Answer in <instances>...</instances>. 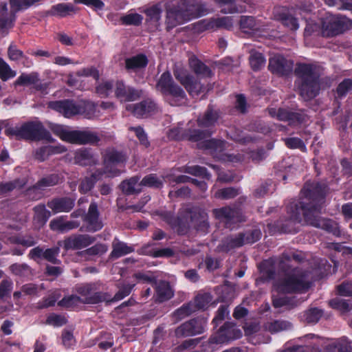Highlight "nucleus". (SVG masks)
<instances>
[{"label": "nucleus", "instance_id": "nucleus-1", "mask_svg": "<svg viewBox=\"0 0 352 352\" xmlns=\"http://www.w3.org/2000/svg\"><path fill=\"white\" fill-rule=\"evenodd\" d=\"M326 192L327 186L324 184L307 182L301 190L302 199L292 201L287 206V212L290 220L294 223H301L302 214L306 223L324 230L336 236H340L342 231L337 222L322 219L319 216Z\"/></svg>", "mask_w": 352, "mask_h": 352}, {"label": "nucleus", "instance_id": "nucleus-2", "mask_svg": "<svg viewBox=\"0 0 352 352\" xmlns=\"http://www.w3.org/2000/svg\"><path fill=\"white\" fill-rule=\"evenodd\" d=\"M210 10L197 1H179L177 6H166V23L168 28L208 14Z\"/></svg>", "mask_w": 352, "mask_h": 352}, {"label": "nucleus", "instance_id": "nucleus-3", "mask_svg": "<svg viewBox=\"0 0 352 352\" xmlns=\"http://www.w3.org/2000/svg\"><path fill=\"white\" fill-rule=\"evenodd\" d=\"M298 77V87L300 96L305 100L315 98L320 91V74L314 64L298 63L295 68Z\"/></svg>", "mask_w": 352, "mask_h": 352}, {"label": "nucleus", "instance_id": "nucleus-4", "mask_svg": "<svg viewBox=\"0 0 352 352\" xmlns=\"http://www.w3.org/2000/svg\"><path fill=\"white\" fill-rule=\"evenodd\" d=\"M311 286L310 272L302 268H294L285 274L284 278L274 283V288L278 293H305Z\"/></svg>", "mask_w": 352, "mask_h": 352}, {"label": "nucleus", "instance_id": "nucleus-5", "mask_svg": "<svg viewBox=\"0 0 352 352\" xmlns=\"http://www.w3.org/2000/svg\"><path fill=\"white\" fill-rule=\"evenodd\" d=\"M156 89L162 94L166 101L171 106H181L186 104L187 97L185 91L175 83L168 71L160 76Z\"/></svg>", "mask_w": 352, "mask_h": 352}, {"label": "nucleus", "instance_id": "nucleus-6", "mask_svg": "<svg viewBox=\"0 0 352 352\" xmlns=\"http://www.w3.org/2000/svg\"><path fill=\"white\" fill-rule=\"evenodd\" d=\"M35 1H8L0 3V33L3 36L8 34L13 28L16 13L32 6Z\"/></svg>", "mask_w": 352, "mask_h": 352}, {"label": "nucleus", "instance_id": "nucleus-7", "mask_svg": "<svg viewBox=\"0 0 352 352\" xmlns=\"http://www.w3.org/2000/svg\"><path fill=\"white\" fill-rule=\"evenodd\" d=\"M52 131L63 141L72 144H94L100 141L97 133L89 130H69L63 126L55 125Z\"/></svg>", "mask_w": 352, "mask_h": 352}, {"label": "nucleus", "instance_id": "nucleus-8", "mask_svg": "<svg viewBox=\"0 0 352 352\" xmlns=\"http://www.w3.org/2000/svg\"><path fill=\"white\" fill-rule=\"evenodd\" d=\"M227 145L228 143L225 140L212 138L204 142H201L198 144V148L206 151L214 158L219 161L235 163L243 160L244 157L243 155L228 154L224 153Z\"/></svg>", "mask_w": 352, "mask_h": 352}, {"label": "nucleus", "instance_id": "nucleus-9", "mask_svg": "<svg viewBox=\"0 0 352 352\" xmlns=\"http://www.w3.org/2000/svg\"><path fill=\"white\" fill-rule=\"evenodd\" d=\"M260 230H253L246 232H240L236 235H230L223 239L217 246L219 252H228L232 249L240 248L245 244H252L261 237Z\"/></svg>", "mask_w": 352, "mask_h": 352}, {"label": "nucleus", "instance_id": "nucleus-10", "mask_svg": "<svg viewBox=\"0 0 352 352\" xmlns=\"http://www.w3.org/2000/svg\"><path fill=\"white\" fill-rule=\"evenodd\" d=\"M101 284L90 283L76 286V292L81 296L83 304H98L108 301L110 294L100 290Z\"/></svg>", "mask_w": 352, "mask_h": 352}, {"label": "nucleus", "instance_id": "nucleus-11", "mask_svg": "<svg viewBox=\"0 0 352 352\" xmlns=\"http://www.w3.org/2000/svg\"><path fill=\"white\" fill-rule=\"evenodd\" d=\"M242 335V331L235 324L227 322L216 333L210 336L208 342L204 344L203 346L208 347L211 349V351H212L214 350V344H221L231 340H237L241 338Z\"/></svg>", "mask_w": 352, "mask_h": 352}, {"label": "nucleus", "instance_id": "nucleus-12", "mask_svg": "<svg viewBox=\"0 0 352 352\" xmlns=\"http://www.w3.org/2000/svg\"><path fill=\"white\" fill-rule=\"evenodd\" d=\"M351 21L342 15H331L322 21V34L327 37L337 36L349 30Z\"/></svg>", "mask_w": 352, "mask_h": 352}, {"label": "nucleus", "instance_id": "nucleus-13", "mask_svg": "<svg viewBox=\"0 0 352 352\" xmlns=\"http://www.w3.org/2000/svg\"><path fill=\"white\" fill-rule=\"evenodd\" d=\"M179 124L177 127L169 130L168 138L175 140H188L191 142H197V145L201 142L206 141L205 138L210 137L212 131L209 130L200 129H184Z\"/></svg>", "mask_w": 352, "mask_h": 352}, {"label": "nucleus", "instance_id": "nucleus-14", "mask_svg": "<svg viewBox=\"0 0 352 352\" xmlns=\"http://www.w3.org/2000/svg\"><path fill=\"white\" fill-rule=\"evenodd\" d=\"M126 161V155L121 151L115 148L107 149L104 156V175L108 177H116L120 174V171L116 168L120 164H123Z\"/></svg>", "mask_w": 352, "mask_h": 352}, {"label": "nucleus", "instance_id": "nucleus-15", "mask_svg": "<svg viewBox=\"0 0 352 352\" xmlns=\"http://www.w3.org/2000/svg\"><path fill=\"white\" fill-rule=\"evenodd\" d=\"M21 138L30 140H53L50 131L38 121L28 122L22 124Z\"/></svg>", "mask_w": 352, "mask_h": 352}, {"label": "nucleus", "instance_id": "nucleus-16", "mask_svg": "<svg viewBox=\"0 0 352 352\" xmlns=\"http://www.w3.org/2000/svg\"><path fill=\"white\" fill-rule=\"evenodd\" d=\"M214 217L224 223L226 228H231L235 223L245 221L242 210L238 208L225 206L220 208H215L212 210Z\"/></svg>", "mask_w": 352, "mask_h": 352}, {"label": "nucleus", "instance_id": "nucleus-17", "mask_svg": "<svg viewBox=\"0 0 352 352\" xmlns=\"http://www.w3.org/2000/svg\"><path fill=\"white\" fill-rule=\"evenodd\" d=\"M207 320L197 317L179 325L175 331L176 337H190L203 333L206 328Z\"/></svg>", "mask_w": 352, "mask_h": 352}, {"label": "nucleus", "instance_id": "nucleus-18", "mask_svg": "<svg viewBox=\"0 0 352 352\" xmlns=\"http://www.w3.org/2000/svg\"><path fill=\"white\" fill-rule=\"evenodd\" d=\"M49 107L61 113L65 118L80 114L82 111V104L80 102L69 99L50 102Z\"/></svg>", "mask_w": 352, "mask_h": 352}, {"label": "nucleus", "instance_id": "nucleus-19", "mask_svg": "<svg viewBox=\"0 0 352 352\" xmlns=\"http://www.w3.org/2000/svg\"><path fill=\"white\" fill-rule=\"evenodd\" d=\"M174 76L192 97L198 96L203 91L204 87L201 82L195 80L186 71L177 69L174 71Z\"/></svg>", "mask_w": 352, "mask_h": 352}, {"label": "nucleus", "instance_id": "nucleus-20", "mask_svg": "<svg viewBox=\"0 0 352 352\" xmlns=\"http://www.w3.org/2000/svg\"><path fill=\"white\" fill-rule=\"evenodd\" d=\"M268 69L274 74L286 76L292 72L293 62L288 60L281 55H274L269 60Z\"/></svg>", "mask_w": 352, "mask_h": 352}, {"label": "nucleus", "instance_id": "nucleus-21", "mask_svg": "<svg viewBox=\"0 0 352 352\" xmlns=\"http://www.w3.org/2000/svg\"><path fill=\"white\" fill-rule=\"evenodd\" d=\"M115 96L121 102L135 101L141 98L142 90L126 86L122 81H117L115 85Z\"/></svg>", "mask_w": 352, "mask_h": 352}, {"label": "nucleus", "instance_id": "nucleus-22", "mask_svg": "<svg viewBox=\"0 0 352 352\" xmlns=\"http://www.w3.org/2000/svg\"><path fill=\"white\" fill-rule=\"evenodd\" d=\"M83 221L89 232H97L102 228L103 223L100 219L98 206L96 201L91 202L87 214L83 217Z\"/></svg>", "mask_w": 352, "mask_h": 352}, {"label": "nucleus", "instance_id": "nucleus-23", "mask_svg": "<svg viewBox=\"0 0 352 352\" xmlns=\"http://www.w3.org/2000/svg\"><path fill=\"white\" fill-rule=\"evenodd\" d=\"M126 109L137 118H144L155 113L157 105L153 100L147 98L139 103L126 105Z\"/></svg>", "mask_w": 352, "mask_h": 352}, {"label": "nucleus", "instance_id": "nucleus-24", "mask_svg": "<svg viewBox=\"0 0 352 352\" xmlns=\"http://www.w3.org/2000/svg\"><path fill=\"white\" fill-rule=\"evenodd\" d=\"M190 221L198 232L206 233L210 227L208 215L205 210L195 207L190 210Z\"/></svg>", "mask_w": 352, "mask_h": 352}, {"label": "nucleus", "instance_id": "nucleus-25", "mask_svg": "<svg viewBox=\"0 0 352 352\" xmlns=\"http://www.w3.org/2000/svg\"><path fill=\"white\" fill-rule=\"evenodd\" d=\"M190 221L198 232L206 233L210 227L208 215L205 210L195 207L190 210Z\"/></svg>", "mask_w": 352, "mask_h": 352}, {"label": "nucleus", "instance_id": "nucleus-26", "mask_svg": "<svg viewBox=\"0 0 352 352\" xmlns=\"http://www.w3.org/2000/svg\"><path fill=\"white\" fill-rule=\"evenodd\" d=\"M47 206L54 214L69 212L75 206V199L69 197H56L50 200Z\"/></svg>", "mask_w": 352, "mask_h": 352}, {"label": "nucleus", "instance_id": "nucleus-27", "mask_svg": "<svg viewBox=\"0 0 352 352\" xmlns=\"http://www.w3.org/2000/svg\"><path fill=\"white\" fill-rule=\"evenodd\" d=\"M95 238L87 234H80L74 237H69L64 241L65 250H80L93 243Z\"/></svg>", "mask_w": 352, "mask_h": 352}, {"label": "nucleus", "instance_id": "nucleus-28", "mask_svg": "<svg viewBox=\"0 0 352 352\" xmlns=\"http://www.w3.org/2000/svg\"><path fill=\"white\" fill-rule=\"evenodd\" d=\"M274 17L292 30H297L299 24L296 18L288 13V10L285 7L275 8L273 11Z\"/></svg>", "mask_w": 352, "mask_h": 352}, {"label": "nucleus", "instance_id": "nucleus-29", "mask_svg": "<svg viewBox=\"0 0 352 352\" xmlns=\"http://www.w3.org/2000/svg\"><path fill=\"white\" fill-rule=\"evenodd\" d=\"M148 60L146 55L139 54L125 60V68L129 72H138L144 69Z\"/></svg>", "mask_w": 352, "mask_h": 352}, {"label": "nucleus", "instance_id": "nucleus-30", "mask_svg": "<svg viewBox=\"0 0 352 352\" xmlns=\"http://www.w3.org/2000/svg\"><path fill=\"white\" fill-rule=\"evenodd\" d=\"M104 175L102 169L96 170L90 177H86L83 179L78 187V190L82 194L89 192L95 186L96 183L101 179Z\"/></svg>", "mask_w": 352, "mask_h": 352}, {"label": "nucleus", "instance_id": "nucleus-31", "mask_svg": "<svg viewBox=\"0 0 352 352\" xmlns=\"http://www.w3.org/2000/svg\"><path fill=\"white\" fill-rule=\"evenodd\" d=\"M305 300V299L298 298L296 296H276L273 298L272 304L276 308L285 307L287 309H291Z\"/></svg>", "mask_w": 352, "mask_h": 352}, {"label": "nucleus", "instance_id": "nucleus-32", "mask_svg": "<svg viewBox=\"0 0 352 352\" xmlns=\"http://www.w3.org/2000/svg\"><path fill=\"white\" fill-rule=\"evenodd\" d=\"M204 27L207 30H217L219 28L230 30L233 26L232 19L230 16L211 18L209 20L204 21Z\"/></svg>", "mask_w": 352, "mask_h": 352}, {"label": "nucleus", "instance_id": "nucleus-33", "mask_svg": "<svg viewBox=\"0 0 352 352\" xmlns=\"http://www.w3.org/2000/svg\"><path fill=\"white\" fill-rule=\"evenodd\" d=\"M76 8L72 3H60L53 6L51 9L47 11V14L52 16L65 17L76 13Z\"/></svg>", "mask_w": 352, "mask_h": 352}, {"label": "nucleus", "instance_id": "nucleus-34", "mask_svg": "<svg viewBox=\"0 0 352 352\" xmlns=\"http://www.w3.org/2000/svg\"><path fill=\"white\" fill-rule=\"evenodd\" d=\"M162 217L179 235L185 234L188 232V227L180 218L175 217L171 212H164Z\"/></svg>", "mask_w": 352, "mask_h": 352}, {"label": "nucleus", "instance_id": "nucleus-35", "mask_svg": "<svg viewBox=\"0 0 352 352\" xmlns=\"http://www.w3.org/2000/svg\"><path fill=\"white\" fill-rule=\"evenodd\" d=\"M66 151L65 147L59 146H53L50 145L43 146L35 150L34 153V156L36 160L39 162H43L46 160L48 157L53 154L61 153Z\"/></svg>", "mask_w": 352, "mask_h": 352}, {"label": "nucleus", "instance_id": "nucleus-36", "mask_svg": "<svg viewBox=\"0 0 352 352\" xmlns=\"http://www.w3.org/2000/svg\"><path fill=\"white\" fill-rule=\"evenodd\" d=\"M156 300L162 302L170 299L174 294L168 282L161 280L156 283Z\"/></svg>", "mask_w": 352, "mask_h": 352}, {"label": "nucleus", "instance_id": "nucleus-37", "mask_svg": "<svg viewBox=\"0 0 352 352\" xmlns=\"http://www.w3.org/2000/svg\"><path fill=\"white\" fill-rule=\"evenodd\" d=\"M80 223L74 221H65L63 217L52 219L50 223L51 230L61 232L77 228Z\"/></svg>", "mask_w": 352, "mask_h": 352}, {"label": "nucleus", "instance_id": "nucleus-38", "mask_svg": "<svg viewBox=\"0 0 352 352\" xmlns=\"http://www.w3.org/2000/svg\"><path fill=\"white\" fill-rule=\"evenodd\" d=\"M218 118V113L213 109L212 106L209 105L204 114L198 118L197 123L200 127L208 128L214 126Z\"/></svg>", "mask_w": 352, "mask_h": 352}, {"label": "nucleus", "instance_id": "nucleus-39", "mask_svg": "<svg viewBox=\"0 0 352 352\" xmlns=\"http://www.w3.org/2000/svg\"><path fill=\"white\" fill-rule=\"evenodd\" d=\"M34 212L33 221L35 226L38 228L43 226L51 216V213L46 209L44 204H38L34 207Z\"/></svg>", "mask_w": 352, "mask_h": 352}, {"label": "nucleus", "instance_id": "nucleus-40", "mask_svg": "<svg viewBox=\"0 0 352 352\" xmlns=\"http://www.w3.org/2000/svg\"><path fill=\"white\" fill-rule=\"evenodd\" d=\"M139 181L140 177L138 176L132 177L123 181L120 184V188L127 195L139 193L142 190V185Z\"/></svg>", "mask_w": 352, "mask_h": 352}, {"label": "nucleus", "instance_id": "nucleus-41", "mask_svg": "<svg viewBox=\"0 0 352 352\" xmlns=\"http://www.w3.org/2000/svg\"><path fill=\"white\" fill-rule=\"evenodd\" d=\"M189 66L199 76L210 77L212 75L211 69L195 56L189 58Z\"/></svg>", "mask_w": 352, "mask_h": 352}, {"label": "nucleus", "instance_id": "nucleus-42", "mask_svg": "<svg viewBox=\"0 0 352 352\" xmlns=\"http://www.w3.org/2000/svg\"><path fill=\"white\" fill-rule=\"evenodd\" d=\"M112 248L113 250L110 254L112 258H118L135 251L133 246H129L126 243L116 239L113 242Z\"/></svg>", "mask_w": 352, "mask_h": 352}, {"label": "nucleus", "instance_id": "nucleus-43", "mask_svg": "<svg viewBox=\"0 0 352 352\" xmlns=\"http://www.w3.org/2000/svg\"><path fill=\"white\" fill-rule=\"evenodd\" d=\"M217 7L223 14L242 13L246 11L245 6L237 4L238 1H217Z\"/></svg>", "mask_w": 352, "mask_h": 352}, {"label": "nucleus", "instance_id": "nucleus-44", "mask_svg": "<svg viewBox=\"0 0 352 352\" xmlns=\"http://www.w3.org/2000/svg\"><path fill=\"white\" fill-rule=\"evenodd\" d=\"M265 329L271 333H276L283 331L289 330L292 328L290 322L284 320H275L265 324Z\"/></svg>", "mask_w": 352, "mask_h": 352}, {"label": "nucleus", "instance_id": "nucleus-45", "mask_svg": "<svg viewBox=\"0 0 352 352\" xmlns=\"http://www.w3.org/2000/svg\"><path fill=\"white\" fill-rule=\"evenodd\" d=\"M349 340L346 337H342L338 340L335 341L333 343H331L327 346V352H351V344Z\"/></svg>", "mask_w": 352, "mask_h": 352}, {"label": "nucleus", "instance_id": "nucleus-46", "mask_svg": "<svg viewBox=\"0 0 352 352\" xmlns=\"http://www.w3.org/2000/svg\"><path fill=\"white\" fill-rule=\"evenodd\" d=\"M63 181L59 174L53 173L42 177L36 182V186L44 190L47 188L57 185Z\"/></svg>", "mask_w": 352, "mask_h": 352}, {"label": "nucleus", "instance_id": "nucleus-47", "mask_svg": "<svg viewBox=\"0 0 352 352\" xmlns=\"http://www.w3.org/2000/svg\"><path fill=\"white\" fill-rule=\"evenodd\" d=\"M74 160L76 164L80 166H89L96 163V160L94 157L92 153L87 149L77 151Z\"/></svg>", "mask_w": 352, "mask_h": 352}, {"label": "nucleus", "instance_id": "nucleus-48", "mask_svg": "<svg viewBox=\"0 0 352 352\" xmlns=\"http://www.w3.org/2000/svg\"><path fill=\"white\" fill-rule=\"evenodd\" d=\"M80 103L82 104V111L80 114H83L86 118L94 119L100 116L101 113L96 103L91 101Z\"/></svg>", "mask_w": 352, "mask_h": 352}, {"label": "nucleus", "instance_id": "nucleus-49", "mask_svg": "<svg viewBox=\"0 0 352 352\" xmlns=\"http://www.w3.org/2000/svg\"><path fill=\"white\" fill-rule=\"evenodd\" d=\"M164 181L167 182L166 175L160 177L156 174H150L145 176L142 179V181L140 182V184L142 185V186L160 188L163 186Z\"/></svg>", "mask_w": 352, "mask_h": 352}, {"label": "nucleus", "instance_id": "nucleus-50", "mask_svg": "<svg viewBox=\"0 0 352 352\" xmlns=\"http://www.w3.org/2000/svg\"><path fill=\"white\" fill-rule=\"evenodd\" d=\"M212 296L209 292H200L194 299L192 302L195 311L198 309H205L208 307V305L211 302Z\"/></svg>", "mask_w": 352, "mask_h": 352}, {"label": "nucleus", "instance_id": "nucleus-51", "mask_svg": "<svg viewBox=\"0 0 352 352\" xmlns=\"http://www.w3.org/2000/svg\"><path fill=\"white\" fill-rule=\"evenodd\" d=\"M38 77L39 74L36 72L23 73L18 77L14 84L20 86L34 85L38 80Z\"/></svg>", "mask_w": 352, "mask_h": 352}, {"label": "nucleus", "instance_id": "nucleus-52", "mask_svg": "<svg viewBox=\"0 0 352 352\" xmlns=\"http://www.w3.org/2000/svg\"><path fill=\"white\" fill-rule=\"evenodd\" d=\"M80 304H83L81 297L74 294L65 296L58 303L59 306L69 309H74Z\"/></svg>", "mask_w": 352, "mask_h": 352}, {"label": "nucleus", "instance_id": "nucleus-53", "mask_svg": "<svg viewBox=\"0 0 352 352\" xmlns=\"http://www.w3.org/2000/svg\"><path fill=\"white\" fill-rule=\"evenodd\" d=\"M240 28L244 32H256L260 30V25L256 22L254 17L250 16H243L240 21Z\"/></svg>", "mask_w": 352, "mask_h": 352}, {"label": "nucleus", "instance_id": "nucleus-54", "mask_svg": "<svg viewBox=\"0 0 352 352\" xmlns=\"http://www.w3.org/2000/svg\"><path fill=\"white\" fill-rule=\"evenodd\" d=\"M329 306L342 313L348 312L351 309V304L349 300L342 298L341 297H336L329 302Z\"/></svg>", "mask_w": 352, "mask_h": 352}, {"label": "nucleus", "instance_id": "nucleus-55", "mask_svg": "<svg viewBox=\"0 0 352 352\" xmlns=\"http://www.w3.org/2000/svg\"><path fill=\"white\" fill-rule=\"evenodd\" d=\"M181 171L188 173L190 175L198 177H202L209 179L210 177V173L208 172L205 167L200 166H186L182 168Z\"/></svg>", "mask_w": 352, "mask_h": 352}, {"label": "nucleus", "instance_id": "nucleus-56", "mask_svg": "<svg viewBox=\"0 0 352 352\" xmlns=\"http://www.w3.org/2000/svg\"><path fill=\"white\" fill-rule=\"evenodd\" d=\"M143 20L142 15L133 12H129L128 14L120 17V21L122 25H140Z\"/></svg>", "mask_w": 352, "mask_h": 352}, {"label": "nucleus", "instance_id": "nucleus-57", "mask_svg": "<svg viewBox=\"0 0 352 352\" xmlns=\"http://www.w3.org/2000/svg\"><path fill=\"white\" fill-rule=\"evenodd\" d=\"M265 61L266 60L261 53L257 52H251L250 56V64L253 70H260L265 66Z\"/></svg>", "mask_w": 352, "mask_h": 352}, {"label": "nucleus", "instance_id": "nucleus-58", "mask_svg": "<svg viewBox=\"0 0 352 352\" xmlns=\"http://www.w3.org/2000/svg\"><path fill=\"white\" fill-rule=\"evenodd\" d=\"M240 193V189L234 187H228L218 190L214 197L221 199H230L236 197Z\"/></svg>", "mask_w": 352, "mask_h": 352}, {"label": "nucleus", "instance_id": "nucleus-59", "mask_svg": "<svg viewBox=\"0 0 352 352\" xmlns=\"http://www.w3.org/2000/svg\"><path fill=\"white\" fill-rule=\"evenodd\" d=\"M16 75V72L12 70L10 65L2 58H0V78L3 81H7Z\"/></svg>", "mask_w": 352, "mask_h": 352}, {"label": "nucleus", "instance_id": "nucleus-60", "mask_svg": "<svg viewBox=\"0 0 352 352\" xmlns=\"http://www.w3.org/2000/svg\"><path fill=\"white\" fill-rule=\"evenodd\" d=\"M134 287L135 284L128 283L122 285L113 298L110 296V299L107 302H117L122 300L131 294Z\"/></svg>", "mask_w": 352, "mask_h": 352}, {"label": "nucleus", "instance_id": "nucleus-61", "mask_svg": "<svg viewBox=\"0 0 352 352\" xmlns=\"http://www.w3.org/2000/svg\"><path fill=\"white\" fill-rule=\"evenodd\" d=\"M322 316V311L314 307L305 311L302 318L307 323H316Z\"/></svg>", "mask_w": 352, "mask_h": 352}, {"label": "nucleus", "instance_id": "nucleus-62", "mask_svg": "<svg viewBox=\"0 0 352 352\" xmlns=\"http://www.w3.org/2000/svg\"><path fill=\"white\" fill-rule=\"evenodd\" d=\"M8 240L10 243L19 244L26 248L32 247L36 243L34 238L32 236H12L9 237Z\"/></svg>", "mask_w": 352, "mask_h": 352}, {"label": "nucleus", "instance_id": "nucleus-63", "mask_svg": "<svg viewBox=\"0 0 352 352\" xmlns=\"http://www.w3.org/2000/svg\"><path fill=\"white\" fill-rule=\"evenodd\" d=\"M113 87L112 81H104L96 86V91L100 97L106 98L113 92Z\"/></svg>", "mask_w": 352, "mask_h": 352}, {"label": "nucleus", "instance_id": "nucleus-64", "mask_svg": "<svg viewBox=\"0 0 352 352\" xmlns=\"http://www.w3.org/2000/svg\"><path fill=\"white\" fill-rule=\"evenodd\" d=\"M195 311L194 305L192 302L184 304L181 307L178 308L174 311V316L182 319L186 316L190 315L192 313Z\"/></svg>", "mask_w": 352, "mask_h": 352}]
</instances>
